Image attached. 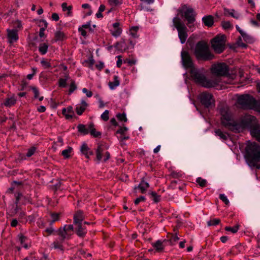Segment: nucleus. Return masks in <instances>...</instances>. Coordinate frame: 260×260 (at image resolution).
<instances>
[{
	"instance_id": "c756f323",
	"label": "nucleus",
	"mask_w": 260,
	"mask_h": 260,
	"mask_svg": "<svg viewBox=\"0 0 260 260\" xmlns=\"http://www.w3.org/2000/svg\"><path fill=\"white\" fill-rule=\"evenodd\" d=\"M61 8L63 12L68 11V12L67 13L68 16H71L72 15V12L71 10L73 9L72 6L71 5L68 7L67 3H63L61 4Z\"/></svg>"
},
{
	"instance_id": "680f3d73",
	"label": "nucleus",
	"mask_w": 260,
	"mask_h": 260,
	"mask_svg": "<svg viewBox=\"0 0 260 260\" xmlns=\"http://www.w3.org/2000/svg\"><path fill=\"white\" fill-rule=\"evenodd\" d=\"M30 89H31L33 92L34 93V98L37 99L39 98V91L38 88L35 86H30L29 87Z\"/></svg>"
},
{
	"instance_id": "6e6d98bb",
	"label": "nucleus",
	"mask_w": 260,
	"mask_h": 260,
	"mask_svg": "<svg viewBox=\"0 0 260 260\" xmlns=\"http://www.w3.org/2000/svg\"><path fill=\"white\" fill-rule=\"evenodd\" d=\"M13 27L15 28L14 29H21L22 28V25L21 23V21L19 20H17L13 22Z\"/></svg>"
},
{
	"instance_id": "cd10ccee",
	"label": "nucleus",
	"mask_w": 260,
	"mask_h": 260,
	"mask_svg": "<svg viewBox=\"0 0 260 260\" xmlns=\"http://www.w3.org/2000/svg\"><path fill=\"white\" fill-rule=\"evenodd\" d=\"M48 44L46 43H41L39 47V51L42 55L45 54L48 51Z\"/></svg>"
},
{
	"instance_id": "f3484780",
	"label": "nucleus",
	"mask_w": 260,
	"mask_h": 260,
	"mask_svg": "<svg viewBox=\"0 0 260 260\" xmlns=\"http://www.w3.org/2000/svg\"><path fill=\"white\" fill-rule=\"evenodd\" d=\"M85 216L84 212L82 210H79L74 215L73 222L74 223H82V221L84 220Z\"/></svg>"
},
{
	"instance_id": "9b49d317",
	"label": "nucleus",
	"mask_w": 260,
	"mask_h": 260,
	"mask_svg": "<svg viewBox=\"0 0 260 260\" xmlns=\"http://www.w3.org/2000/svg\"><path fill=\"white\" fill-rule=\"evenodd\" d=\"M73 234L71 233L70 232H67L66 233L62 232H59V233H58L57 236L59 237L58 239L55 240L52 244L54 248L58 249L63 252L64 251V247L63 246L62 243L64 242L65 240H70Z\"/></svg>"
},
{
	"instance_id": "49530a36",
	"label": "nucleus",
	"mask_w": 260,
	"mask_h": 260,
	"mask_svg": "<svg viewBox=\"0 0 260 260\" xmlns=\"http://www.w3.org/2000/svg\"><path fill=\"white\" fill-rule=\"evenodd\" d=\"M60 215V213H59L51 212L50 216L52 218V222L58 221L59 220Z\"/></svg>"
},
{
	"instance_id": "9d476101",
	"label": "nucleus",
	"mask_w": 260,
	"mask_h": 260,
	"mask_svg": "<svg viewBox=\"0 0 260 260\" xmlns=\"http://www.w3.org/2000/svg\"><path fill=\"white\" fill-rule=\"evenodd\" d=\"M198 99L202 105L206 108H212L215 106V100L213 95L207 91L200 93Z\"/></svg>"
},
{
	"instance_id": "39448f33",
	"label": "nucleus",
	"mask_w": 260,
	"mask_h": 260,
	"mask_svg": "<svg viewBox=\"0 0 260 260\" xmlns=\"http://www.w3.org/2000/svg\"><path fill=\"white\" fill-rule=\"evenodd\" d=\"M226 36L225 35L218 34L211 39V47L216 54L222 53L226 49Z\"/></svg>"
},
{
	"instance_id": "ea45409f",
	"label": "nucleus",
	"mask_w": 260,
	"mask_h": 260,
	"mask_svg": "<svg viewBox=\"0 0 260 260\" xmlns=\"http://www.w3.org/2000/svg\"><path fill=\"white\" fill-rule=\"evenodd\" d=\"M215 133L216 135L219 136L221 139H222L224 140H226L228 139V137L221 131V129H217L215 131Z\"/></svg>"
},
{
	"instance_id": "052dcab7",
	"label": "nucleus",
	"mask_w": 260,
	"mask_h": 260,
	"mask_svg": "<svg viewBox=\"0 0 260 260\" xmlns=\"http://www.w3.org/2000/svg\"><path fill=\"white\" fill-rule=\"evenodd\" d=\"M108 3L110 5L116 6L122 3V0H108Z\"/></svg>"
},
{
	"instance_id": "dca6fc26",
	"label": "nucleus",
	"mask_w": 260,
	"mask_h": 260,
	"mask_svg": "<svg viewBox=\"0 0 260 260\" xmlns=\"http://www.w3.org/2000/svg\"><path fill=\"white\" fill-rule=\"evenodd\" d=\"M8 97L6 98L2 104V105L10 108L14 106L17 102V97L13 94L12 96L9 97V94L7 95Z\"/></svg>"
},
{
	"instance_id": "13d9d810",
	"label": "nucleus",
	"mask_w": 260,
	"mask_h": 260,
	"mask_svg": "<svg viewBox=\"0 0 260 260\" xmlns=\"http://www.w3.org/2000/svg\"><path fill=\"white\" fill-rule=\"evenodd\" d=\"M128 130L126 126H119V128L118 129H117L115 133V134H121V135H124L125 132H126Z\"/></svg>"
},
{
	"instance_id": "de8ad7c7",
	"label": "nucleus",
	"mask_w": 260,
	"mask_h": 260,
	"mask_svg": "<svg viewBox=\"0 0 260 260\" xmlns=\"http://www.w3.org/2000/svg\"><path fill=\"white\" fill-rule=\"evenodd\" d=\"M58 86L61 88H64L67 87V79L60 78L58 81Z\"/></svg>"
},
{
	"instance_id": "f03ea898",
	"label": "nucleus",
	"mask_w": 260,
	"mask_h": 260,
	"mask_svg": "<svg viewBox=\"0 0 260 260\" xmlns=\"http://www.w3.org/2000/svg\"><path fill=\"white\" fill-rule=\"evenodd\" d=\"M244 157L247 165L251 168L260 170V145L248 142L245 148Z\"/></svg>"
},
{
	"instance_id": "a211bd4d",
	"label": "nucleus",
	"mask_w": 260,
	"mask_h": 260,
	"mask_svg": "<svg viewBox=\"0 0 260 260\" xmlns=\"http://www.w3.org/2000/svg\"><path fill=\"white\" fill-rule=\"evenodd\" d=\"M150 187L149 184L145 181V177L141 179V182L138 186L135 187V189L138 188L140 190L142 193L146 192L147 189Z\"/></svg>"
},
{
	"instance_id": "e433bc0d",
	"label": "nucleus",
	"mask_w": 260,
	"mask_h": 260,
	"mask_svg": "<svg viewBox=\"0 0 260 260\" xmlns=\"http://www.w3.org/2000/svg\"><path fill=\"white\" fill-rule=\"evenodd\" d=\"M186 45L188 48H189L190 50L193 49L194 46V40L193 38L190 36L187 40Z\"/></svg>"
},
{
	"instance_id": "603ef678",
	"label": "nucleus",
	"mask_w": 260,
	"mask_h": 260,
	"mask_svg": "<svg viewBox=\"0 0 260 260\" xmlns=\"http://www.w3.org/2000/svg\"><path fill=\"white\" fill-rule=\"evenodd\" d=\"M36 149L37 148L36 147H31L29 149H28L26 156L28 157L31 156L35 153Z\"/></svg>"
},
{
	"instance_id": "4d7b16f0",
	"label": "nucleus",
	"mask_w": 260,
	"mask_h": 260,
	"mask_svg": "<svg viewBox=\"0 0 260 260\" xmlns=\"http://www.w3.org/2000/svg\"><path fill=\"white\" fill-rule=\"evenodd\" d=\"M122 31V30L121 28L118 27L115 30L112 31L111 34L113 36L117 37L121 35Z\"/></svg>"
},
{
	"instance_id": "0eeeda50",
	"label": "nucleus",
	"mask_w": 260,
	"mask_h": 260,
	"mask_svg": "<svg viewBox=\"0 0 260 260\" xmlns=\"http://www.w3.org/2000/svg\"><path fill=\"white\" fill-rule=\"evenodd\" d=\"M250 117H246L241 120L239 123L234 121L233 123L230 122H226V121H222L221 123L222 125L225 127H228L230 131L237 133L239 132L240 128H247L249 123Z\"/></svg>"
},
{
	"instance_id": "a19ab883",
	"label": "nucleus",
	"mask_w": 260,
	"mask_h": 260,
	"mask_svg": "<svg viewBox=\"0 0 260 260\" xmlns=\"http://www.w3.org/2000/svg\"><path fill=\"white\" fill-rule=\"evenodd\" d=\"M27 202L31 204H32V199H31V198L30 197V196H23V197H22V201L21 202V205H25Z\"/></svg>"
},
{
	"instance_id": "7ed1b4c3",
	"label": "nucleus",
	"mask_w": 260,
	"mask_h": 260,
	"mask_svg": "<svg viewBox=\"0 0 260 260\" xmlns=\"http://www.w3.org/2000/svg\"><path fill=\"white\" fill-rule=\"evenodd\" d=\"M188 73L190 75L189 79L203 87L206 88L216 87L219 84V79H209L200 69L196 67L189 70Z\"/></svg>"
},
{
	"instance_id": "ddd939ff",
	"label": "nucleus",
	"mask_w": 260,
	"mask_h": 260,
	"mask_svg": "<svg viewBox=\"0 0 260 260\" xmlns=\"http://www.w3.org/2000/svg\"><path fill=\"white\" fill-rule=\"evenodd\" d=\"M76 227L75 228V232L77 235L82 238H84L87 233V230L86 226L83 223H74Z\"/></svg>"
},
{
	"instance_id": "4468645a",
	"label": "nucleus",
	"mask_w": 260,
	"mask_h": 260,
	"mask_svg": "<svg viewBox=\"0 0 260 260\" xmlns=\"http://www.w3.org/2000/svg\"><path fill=\"white\" fill-rule=\"evenodd\" d=\"M7 32L8 33L7 34V37L9 40V42L10 43H12L14 42L17 41L18 39V30L16 29H7Z\"/></svg>"
},
{
	"instance_id": "6ab92c4d",
	"label": "nucleus",
	"mask_w": 260,
	"mask_h": 260,
	"mask_svg": "<svg viewBox=\"0 0 260 260\" xmlns=\"http://www.w3.org/2000/svg\"><path fill=\"white\" fill-rule=\"evenodd\" d=\"M202 21L206 26L211 27L213 26L214 24V18L212 15H209L203 17Z\"/></svg>"
},
{
	"instance_id": "2f4dec72",
	"label": "nucleus",
	"mask_w": 260,
	"mask_h": 260,
	"mask_svg": "<svg viewBox=\"0 0 260 260\" xmlns=\"http://www.w3.org/2000/svg\"><path fill=\"white\" fill-rule=\"evenodd\" d=\"M239 227H240V225L237 224L233 227L226 226L224 230L226 231L231 232V233H232L233 234H235L238 232V231L239 229Z\"/></svg>"
},
{
	"instance_id": "5fc2aeb1",
	"label": "nucleus",
	"mask_w": 260,
	"mask_h": 260,
	"mask_svg": "<svg viewBox=\"0 0 260 260\" xmlns=\"http://www.w3.org/2000/svg\"><path fill=\"white\" fill-rule=\"evenodd\" d=\"M85 110H86L85 107H83L82 106H80V107L77 106V107H76V108L75 109L76 112L78 115H82L83 113L85 111Z\"/></svg>"
},
{
	"instance_id": "aec40b11",
	"label": "nucleus",
	"mask_w": 260,
	"mask_h": 260,
	"mask_svg": "<svg viewBox=\"0 0 260 260\" xmlns=\"http://www.w3.org/2000/svg\"><path fill=\"white\" fill-rule=\"evenodd\" d=\"M67 36L63 31L58 30L54 33V41L55 42L63 41L67 40Z\"/></svg>"
},
{
	"instance_id": "2eb2a0df",
	"label": "nucleus",
	"mask_w": 260,
	"mask_h": 260,
	"mask_svg": "<svg viewBox=\"0 0 260 260\" xmlns=\"http://www.w3.org/2000/svg\"><path fill=\"white\" fill-rule=\"evenodd\" d=\"M115 49L123 53L127 51L129 49V46L126 45L125 40L124 39L122 38L119 42H117L114 45Z\"/></svg>"
},
{
	"instance_id": "f704fd0d",
	"label": "nucleus",
	"mask_w": 260,
	"mask_h": 260,
	"mask_svg": "<svg viewBox=\"0 0 260 260\" xmlns=\"http://www.w3.org/2000/svg\"><path fill=\"white\" fill-rule=\"evenodd\" d=\"M221 222V220L219 218H213L210 219L207 222L208 226H215L219 224Z\"/></svg>"
},
{
	"instance_id": "774afa93",
	"label": "nucleus",
	"mask_w": 260,
	"mask_h": 260,
	"mask_svg": "<svg viewBox=\"0 0 260 260\" xmlns=\"http://www.w3.org/2000/svg\"><path fill=\"white\" fill-rule=\"evenodd\" d=\"M254 108L252 110L260 113V101L258 102L256 100V102L254 104Z\"/></svg>"
},
{
	"instance_id": "4c0bfd02",
	"label": "nucleus",
	"mask_w": 260,
	"mask_h": 260,
	"mask_svg": "<svg viewBox=\"0 0 260 260\" xmlns=\"http://www.w3.org/2000/svg\"><path fill=\"white\" fill-rule=\"evenodd\" d=\"M45 232L47 233V235H46V236H48L51 235H57L58 234L57 230L55 231L54 229L52 228V226H50L48 228H47L45 230Z\"/></svg>"
},
{
	"instance_id": "b1692460",
	"label": "nucleus",
	"mask_w": 260,
	"mask_h": 260,
	"mask_svg": "<svg viewBox=\"0 0 260 260\" xmlns=\"http://www.w3.org/2000/svg\"><path fill=\"white\" fill-rule=\"evenodd\" d=\"M75 231V228L73 224H66L64 226L60 227L57 230V232L59 233V232H62L64 233H66L67 232H73Z\"/></svg>"
},
{
	"instance_id": "79ce46f5",
	"label": "nucleus",
	"mask_w": 260,
	"mask_h": 260,
	"mask_svg": "<svg viewBox=\"0 0 260 260\" xmlns=\"http://www.w3.org/2000/svg\"><path fill=\"white\" fill-rule=\"evenodd\" d=\"M179 237L177 236V233H175V234L174 235L173 234H172V237L170 239L168 240H165L164 241V242H169L170 244L171 245H173V243H172V241L173 242H176L178 240H179Z\"/></svg>"
},
{
	"instance_id": "72a5a7b5",
	"label": "nucleus",
	"mask_w": 260,
	"mask_h": 260,
	"mask_svg": "<svg viewBox=\"0 0 260 260\" xmlns=\"http://www.w3.org/2000/svg\"><path fill=\"white\" fill-rule=\"evenodd\" d=\"M84 62L87 63L88 64V67L89 68L92 69H93V66L95 63V61L93 58V55L92 54H90V56L89 57L88 59L87 60H84Z\"/></svg>"
},
{
	"instance_id": "393cba45",
	"label": "nucleus",
	"mask_w": 260,
	"mask_h": 260,
	"mask_svg": "<svg viewBox=\"0 0 260 260\" xmlns=\"http://www.w3.org/2000/svg\"><path fill=\"white\" fill-rule=\"evenodd\" d=\"M152 245L157 252H161L164 250V246L160 240L156 241V242L152 243Z\"/></svg>"
},
{
	"instance_id": "37998d69",
	"label": "nucleus",
	"mask_w": 260,
	"mask_h": 260,
	"mask_svg": "<svg viewBox=\"0 0 260 260\" xmlns=\"http://www.w3.org/2000/svg\"><path fill=\"white\" fill-rule=\"evenodd\" d=\"M242 37L243 38L244 41L247 43H251L253 42V38L245 32L242 36Z\"/></svg>"
},
{
	"instance_id": "3c124183",
	"label": "nucleus",
	"mask_w": 260,
	"mask_h": 260,
	"mask_svg": "<svg viewBox=\"0 0 260 260\" xmlns=\"http://www.w3.org/2000/svg\"><path fill=\"white\" fill-rule=\"evenodd\" d=\"M83 29H88L89 31L90 32H93L94 29H92V28L91 27V21H89L87 22L86 24H83L81 27Z\"/></svg>"
},
{
	"instance_id": "20e7f679",
	"label": "nucleus",
	"mask_w": 260,
	"mask_h": 260,
	"mask_svg": "<svg viewBox=\"0 0 260 260\" xmlns=\"http://www.w3.org/2000/svg\"><path fill=\"white\" fill-rule=\"evenodd\" d=\"M194 54L198 60H211L215 57L214 55L210 51L207 42L204 40L199 41L197 43Z\"/></svg>"
},
{
	"instance_id": "69168bd1",
	"label": "nucleus",
	"mask_w": 260,
	"mask_h": 260,
	"mask_svg": "<svg viewBox=\"0 0 260 260\" xmlns=\"http://www.w3.org/2000/svg\"><path fill=\"white\" fill-rule=\"evenodd\" d=\"M146 199L144 196H141L139 198H137L134 201V204L136 205H137L140 203V202H145L146 201Z\"/></svg>"
},
{
	"instance_id": "f257e3e1",
	"label": "nucleus",
	"mask_w": 260,
	"mask_h": 260,
	"mask_svg": "<svg viewBox=\"0 0 260 260\" xmlns=\"http://www.w3.org/2000/svg\"><path fill=\"white\" fill-rule=\"evenodd\" d=\"M177 16L173 19V26L178 31V37L181 44H184L188 37V29L184 22L178 17L184 18V21H186V25L190 27L189 24L193 23L196 21L197 14L193 9L188 7L186 4H181L177 10Z\"/></svg>"
},
{
	"instance_id": "bf43d9fd",
	"label": "nucleus",
	"mask_w": 260,
	"mask_h": 260,
	"mask_svg": "<svg viewBox=\"0 0 260 260\" xmlns=\"http://www.w3.org/2000/svg\"><path fill=\"white\" fill-rule=\"evenodd\" d=\"M101 118L104 121H108L109 119V111L107 110H105L101 115Z\"/></svg>"
},
{
	"instance_id": "c03bdc74",
	"label": "nucleus",
	"mask_w": 260,
	"mask_h": 260,
	"mask_svg": "<svg viewBox=\"0 0 260 260\" xmlns=\"http://www.w3.org/2000/svg\"><path fill=\"white\" fill-rule=\"evenodd\" d=\"M196 182L201 187H205L207 183V181L205 179H202L201 177L198 178Z\"/></svg>"
},
{
	"instance_id": "7c9ffc66",
	"label": "nucleus",
	"mask_w": 260,
	"mask_h": 260,
	"mask_svg": "<svg viewBox=\"0 0 260 260\" xmlns=\"http://www.w3.org/2000/svg\"><path fill=\"white\" fill-rule=\"evenodd\" d=\"M149 194L151 195V198L153 201L155 203H157L160 201L161 200V196L158 195L155 191H151L149 192Z\"/></svg>"
},
{
	"instance_id": "0e129e2a",
	"label": "nucleus",
	"mask_w": 260,
	"mask_h": 260,
	"mask_svg": "<svg viewBox=\"0 0 260 260\" xmlns=\"http://www.w3.org/2000/svg\"><path fill=\"white\" fill-rule=\"evenodd\" d=\"M18 218L20 222H23V219H24L25 222L27 221V219L25 218V213L23 211H22L19 213Z\"/></svg>"
},
{
	"instance_id": "58836bf2",
	"label": "nucleus",
	"mask_w": 260,
	"mask_h": 260,
	"mask_svg": "<svg viewBox=\"0 0 260 260\" xmlns=\"http://www.w3.org/2000/svg\"><path fill=\"white\" fill-rule=\"evenodd\" d=\"M116 117L117 118L118 120L120 121L126 122L127 120L126 114L124 112L122 113H119L117 114Z\"/></svg>"
},
{
	"instance_id": "a878e982",
	"label": "nucleus",
	"mask_w": 260,
	"mask_h": 260,
	"mask_svg": "<svg viewBox=\"0 0 260 260\" xmlns=\"http://www.w3.org/2000/svg\"><path fill=\"white\" fill-rule=\"evenodd\" d=\"M77 128L78 132L83 135H86L89 133V128H86V125L83 124H79Z\"/></svg>"
},
{
	"instance_id": "864d4df0",
	"label": "nucleus",
	"mask_w": 260,
	"mask_h": 260,
	"mask_svg": "<svg viewBox=\"0 0 260 260\" xmlns=\"http://www.w3.org/2000/svg\"><path fill=\"white\" fill-rule=\"evenodd\" d=\"M41 63L44 69H48L51 68V63L44 59L41 60Z\"/></svg>"
},
{
	"instance_id": "e2e57ef3",
	"label": "nucleus",
	"mask_w": 260,
	"mask_h": 260,
	"mask_svg": "<svg viewBox=\"0 0 260 260\" xmlns=\"http://www.w3.org/2000/svg\"><path fill=\"white\" fill-rule=\"evenodd\" d=\"M62 114L64 116L66 119H70L73 118V115H70L67 113V109L64 108L62 110Z\"/></svg>"
},
{
	"instance_id": "338daca9",
	"label": "nucleus",
	"mask_w": 260,
	"mask_h": 260,
	"mask_svg": "<svg viewBox=\"0 0 260 260\" xmlns=\"http://www.w3.org/2000/svg\"><path fill=\"white\" fill-rule=\"evenodd\" d=\"M219 198L221 201H222L224 203L225 205H228L229 204V201L224 194H220Z\"/></svg>"
},
{
	"instance_id": "1a4fd4ad",
	"label": "nucleus",
	"mask_w": 260,
	"mask_h": 260,
	"mask_svg": "<svg viewBox=\"0 0 260 260\" xmlns=\"http://www.w3.org/2000/svg\"><path fill=\"white\" fill-rule=\"evenodd\" d=\"M247 129L251 137L260 142V124L258 123L254 116H250L249 123Z\"/></svg>"
},
{
	"instance_id": "8fccbe9b",
	"label": "nucleus",
	"mask_w": 260,
	"mask_h": 260,
	"mask_svg": "<svg viewBox=\"0 0 260 260\" xmlns=\"http://www.w3.org/2000/svg\"><path fill=\"white\" fill-rule=\"evenodd\" d=\"M221 122L223 121H227L226 122H230V121L232 120V117L231 116L229 115V113L227 112V114H223L221 115Z\"/></svg>"
},
{
	"instance_id": "a18cd8bd",
	"label": "nucleus",
	"mask_w": 260,
	"mask_h": 260,
	"mask_svg": "<svg viewBox=\"0 0 260 260\" xmlns=\"http://www.w3.org/2000/svg\"><path fill=\"white\" fill-rule=\"evenodd\" d=\"M221 26L222 27V28L224 29H230L232 27V25L231 23V22L228 21H223L221 22Z\"/></svg>"
},
{
	"instance_id": "c85d7f7f",
	"label": "nucleus",
	"mask_w": 260,
	"mask_h": 260,
	"mask_svg": "<svg viewBox=\"0 0 260 260\" xmlns=\"http://www.w3.org/2000/svg\"><path fill=\"white\" fill-rule=\"evenodd\" d=\"M72 147L68 146L67 149H64L61 152V155L63 156L65 159H68L71 157L70 153L73 151Z\"/></svg>"
},
{
	"instance_id": "423d86ee",
	"label": "nucleus",
	"mask_w": 260,
	"mask_h": 260,
	"mask_svg": "<svg viewBox=\"0 0 260 260\" xmlns=\"http://www.w3.org/2000/svg\"><path fill=\"white\" fill-rule=\"evenodd\" d=\"M230 68L225 62H220L214 64L211 68V73L215 76V78H218L221 81V77L228 76L229 75Z\"/></svg>"
},
{
	"instance_id": "4be33fe9",
	"label": "nucleus",
	"mask_w": 260,
	"mask_h": 260,
	"mask_svg": "<svg viewBox=\"0 0 260 260\" xmlns=\"http://www.w3.org/2000/svg\"><path fill=\"white\" fill-rule=\"evenodd\" d=\"M88 128L89 129V133L90 135L94 138L100 137L102 133L100 132H97L96 129L94 128V124L93 122H91L88 125Z\"/></svg>"
},
{
	"instance_id": "09e8293b",
	"label": "nucleus",
	"mask_w": 260,
	"mask_h": 260,
	"mask_svg": "<svg viewBox=\"0 0 260 260\" xmlns=\"http://www.w3.org/2000/svg\"><path fill=\"white\" fill-rule=\"evenodd\" d=\"M18 238L21 245H23L24 243H25V242L28 239V238L26 236L23 235V234L22 233H20L18 235Z\"/></svg>"
},
{
	"instance_id": "412c9836",
	"label": "nucleus",
	"mask_w": 260,
	"mask_h": 260,
	"mask_svg": "<svg viewBox=\"0 0 260 260\" xmlns=\"http://www.w3.org/2000/svg\"><path fill=\"white\" fill-rule=\"evenodd\" d=\"M102 145L100 144H98V147L96 149V158L94 160L99 162L102 158L103 156V152L104 151V149L102 148Z\"/></svg>"
},
{
	"instance_id": "473e14b6",
	"label": "nucleus",
	"mask_w": 260,
	"mask_h": 260,
	"mask_svg": "<svg viewBox=\"0 0 260 260\" xmlns=\"http://www.w3.org/2000/svg\"><path fill=\"white\" fill-rule=\"evenodd\" d=\"M15 204H21V202H20V200L22 201V197H23V194L22 192L20 191L16 192L15 193Z\"/></svg>"
},
{
	"instance_id": "6e6552de",
	"label": "nucleus",
	"mask_w": 260,
	"mask_h": 260,
	"mask_svg": "<svg viewBox=\"0 0 260 260\" xmlns=\"http://www.w3.org/2000/svg\"><path fill=\"white\" fill-rule=\"evenodd\" d=\"M237 102L243 109L252 110L254 108V104L256 102V100L250 94H243L238 96Z\"/></svg>"
},
{
	"instance_id": "bb28decb",
	"label": "nucleus",
	"mask_w": 260,
	"mask_h": 260,
	"mask_svg": "<svg viewBox=\"0 0 260 260\" xmlns=\"http://www.w3.org/2000/svg\"><path fill=\"white\" fill-rule=\"evenodd\" d=\"M113 79V82H109L108 83V85L111 89H113L115 87L119 86L120 84V81L117 76H114Z\"/></svg>"
},
{
	"instance_id": "5701e85b",
	"label": "nucleus",
	"mask_w": 260,
	"mask_h": 260,
	"mask_svg": "<svg viewBox=\"0 0 260 260\" xmlns=\"http://www.w3.org/2000/svg\"><path fill=\"white\" fill-rule=\"evenodd\" d=\"M89 149L90 148L86 143H83L80 147V151L81 154L84 155L85 157L88 159H90V157L88 156Z\"/></svg>"
},
{
	"instance_id": "f8f14e48",
	"label": "nucleus",
	"mask_w": 260,
	"mask_h": 260,
	"mask_svg": "<svg viewBox=\"0 0 260 260\" xmlns=\"http://www.w3.org/2000/svg\"><path fill=\"white\" fill-rule=\"evenodd\" d=\"M181 62L186 70H191L195 67L192 59L187 51L182 50L181 53Z\"/></svg>"
},
{
	"instance_id": "c9c22d12",
	"label": "nucleus",
	"mask_w": 260,
	"mask_h": 260,
	"mask_svg": "<svg viewBox=\"0 0 260 260\" xmlns=\"http://www.w3.org/2000/svg\"><path fill=\"white\" fill-rule=\"evenodd\" d=\"M77 85L75 83V81L73 80H71V82L70 85V88L68 91V94H71L77 89Z\"/></svg>"
}]
</instances>
